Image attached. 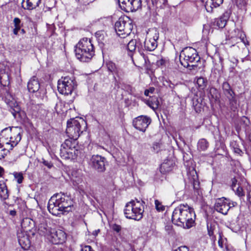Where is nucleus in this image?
<instances>
[{"label":"nucleus","mask_w":251,"mask_h":251,"mask_svg":"<svg viewBox=\"0 0 251 251\" xmlns=\"http://www.w3.org/2000/svg\"><path fill=\"white\" fill-rule=\"evenodd\" d=\"M196 215L194 209L187 204H180L174 210L172 222L184 228L189 229L195 224Z\"/></svg>","instance_id":"obj_1"},{"label":"nucleus","mask_w":251,"mask_h":251,"mask_svg":"<svg viewBox=\"0 0 251 251\" xmlns=\"http://www.w3.org/2000/svg\"><path fill=\"white\" fill-rule=\"evenodd\" d=\"M179 57L181 64L190 71H198L203 67V61L193 48H184L180 52Z\"/></svg>","instance_id":"obj_2"},{"label":"nucleus","mask_w":251,"mask_h":251,"mask_svg":"<svg viewBox=\"0 0 251 251\" xmlns=\"http://www.w3.org/2000/svg\"><path fill=\"white\" fill-rule=\"evenodd\" d=\"M76 58L81 62H89L95 55V49L92 40L87 38L81 39L75 46Z\"/></svg>","instance_id":"obj_3"},{"label":"nucleus","mask_w":251,"mask_h":251,"mask_svg":"<svg viewBox=\"0 0 251 251\" xmlns=\"http://www.w3.org/2000/svg\"><path fill=\"white\" fill-rule=\"evenodd\" d=\"M77 139L70 138L62 144L60 155L62 159H75L80 153Z\"/></svg>","instance_id":"obj_4"},{"label":"nucleus","mask_w":251,"mask_h":251,"mask_svg":"<svg viewBox=\"0 0 251 251\" xmlns=\"http://www.w3.org/2000/svg\"><path fill=\"white\" fill-rule=\"evenodd\" d=\"M144 208L142 202L136 200L127 203L124 209L126 218L139 221L143 218Z\"/></svg>","instance_id":"obj_5"},{"label":"nucleus","mask_w":251,"mask_h":251,"mask_svg":"<svg viewBox=\"0 0 251 251\" xmlns=\"http://www.w3.org/2000/svg\"><path fill=\"white\" fill-rule=\"evenodd\" d=\"M76 87V81L75 77L72 75L62 77L58 81V90L60 94L65 95L71 94Z\"/></svg>","instance_id":"obj_6"},{"label":"nucleus","mask_w":251,"mask_h":251,"mask_svg":"<svg viewBox=\"0 0 251 251\" xmlns=\"http://www.w3.org/2000/svg\"><path fill=\"white\" fill-rule=\"evenodd\" d=\"M1 134L6 136V133H10L9 137L4 138L8 143V148L10 150L17 146L21 140V129L18 127H8L1 130Z\"/></svg>","instance_id":"obj_7"},{"label":"nucleus","mask_w":251,"mask_h":251,"mask_svg":"<svg viewBox=\"0 0 251 251\" xmlns=\"http://www.w3.org/2000/svg\"><path fill=\"white\" fill-rule=\"evenodd\" d=\"M89 166L98 173H103L106 170V158L101 155L94 154L90 156L88 161Z\"/></svg>","instance_id":"obj_8"},{"label":"nucleus","mask_w":251,"mask_h":251,"mask_svg":"<svg viewBox=\"0 0 251 251\" xmlns=\"http://www.w3.org/2000/svg\"><path fill=\"white\" fill-rule=\"evenodd\" d=\"M133 28V25L128 17L119 19L115 24V29L119 35H128Z\"/></svg>","instance_id":"obj_9"},{"label":"nucleus","mask_w":251,"mask_h":251,"mask_svg":"<svg viewBox=\"0 0 251 251\" xmlns=\"http://www.w3.org/2000/svg\"><path fill=\"white\" fill-rule=\"evenodd\" d=\"M81 124L75 119H70L67 121L66 132L71 138L77 139L82 132L81 131Z\"/></svg>","instance_id":"obj_10"},{"label":"nucleus","mask_w":251,"mask_h":251,"mask_svg":"<svg viewBox=\"0 0 251 251\" xmlns=\"http://www.w3.org/2000/svg\"><path fill=\"white\" fill-rule=\"evenodd\" d=\"M3 99L5 103L10 107V111L15 118H16L18 116H21L22 114H24V112L21 111L16 100L9 91L5 92Z\"/></svg>","instance_id":"obj_11"},{"label":"nucleus","mask_w":251,"mask_h":251,"mask_svg":"<svg viewBox=\"0 0 251 251\" xmlns=\"http://www.w3.org/2000/svg\"><path fill=\"white\" fill-rule=\"evenodd\" d=\"M120 8L126 12L136 11L141 8V0H118Z\"/></svg>","instance_id":"obj_12"},{"label":"nucleus","mask_w":251,"mask_h":251,"mask_svg":"<svg viewBox=\"0 0 251 251\" xmlns=\"http://www.w3.org/2000/svg\"><path fill=\"white\" fill-rule=\"evenodd\" d=\"M236 204V202H230L228 200L222 198L216 201L214 205V208L217 212L223 215H226L229 209L235 206Z\"/></svg>","instance_id":"obj_13"},{"label":"nucleus","mask_w":251,"mask_h":251,"mask_svg":"<svg viewBox=\"0 0 251 251\" xmlns=\"http://www.w3.org/2000/svg\"><path fill=\"white\" fill-rule=\"evenodd\" d=\"M151 122V119L147 116H139L133 121V125L137 129L145 132Z\"/></svg>","instance_id":"obj_14"},{"label":"nucleus","mask_w":251,"mask_h":251,"mask_svg":"<svg viewBox=\"0 0 251 251\" xmlns=\"http://www.w3.org/2000/svg\"><path fill=\"white\" fill-rule=\"evenodd\" d=\"M73 205V202L70 197H67L66 201L62 205L58 208L54 206H50L51 213L55 216H58L63 212H69L71 210V206Z\"/></svg>","instance_id":"obj_15"},{"label":"nucleus","mask_w":251,"mask_h":251,"mask_svg":"<svg viewBox=\"0 0 251 251\" xmlns=\"http://www.w3.org/2000/svg\"><path fill=\"white\" fill-rule=\"evenodd\" d=\"M67 197H69V196L62 193L56 194L51 197L49 200L48 205L49 212L51 213V210L50 209V206H54V205L55 207L58 208L65 202Z\"/></svg>","instance_id":"obj_16"},{"label":"nucleus","mask_w":251,"mask_h":251,"mask_svg":"<svg viewBox=\"0 0 251 251\" xmlns=\"http://www.w3.org/2000/svg\"><path fill=\"white\" fill-rule=\"evenodd\" d=\"M230 10L225 11L219 18L215 19L211 23V26L215 28H223L226 24L231 15Z\"/></svg>","instance_id":"obj_17"},{"label":"nucleus","mask_w":251,"mask_h":251,"mask_svg":"<svg viewBox=\"0 0 251 251\" xmlns=\"http://www.w3.org/2000/svg\"><path fill=\"white\" fill-rule=\"evenodd\" d=\"M159 38V34L155 30L152 37H147L144 42V48L146 50L149 51L154 50L157 46V40Z\"/></svg>","instance_id":"obj_18"},{"label":"nucleus","mask_w":251,"mask_h":251,"mask_svg":"<svg viewBox=\"0 0 251 251\" xmlns=\"http://www.w3.org/2000/svg\"><path fill=\"white\" fill-rule=\"evenodd\" d=\"M41 0H23L22 7L25 10H31L38 7Z\"/></svg>","instance_id":"obj_19"},{"label":"nucleus","mask_w":251,"mask_h":251,"mask_svg":"<svg viewBox=\"0 0 251 251\" xmlns=\"http://www.w3.org/2000/svg\"><path fill=\"white\" fill-rule=\"evenodd\" d=\"M7 142L4 137L0 138V159L4 158L10 151Z\"/></svg>","instance_id":"obj_20"},{"label":"nucleus","mask_w":251,"mask_h":251,"mask_svg":"<svg viewBox=\"0 0 251 251\" xmlns=\"http://www.w3.org/2000/svg\"><path fill=\"white\" fill-rule=\"evenodd\" d=\"M40 87V83L36 76H33L27 83V88L29 92L35 93L37 92Z\"/></svg>","instance_id":"obj_21"},{"label":"nucleus","mask_w":251,"mask_h":251,"mask_svg":"<svg viewBox=\"0 0 251 251\" xmlns=\"http://www.w3.org/2000/svg\"><path fill=\"white\" fill-rule=\"evenodd\" d=\"M173 160H166L161 164L160 167V171L162 174H165L172 171L174 167Z\"/></svg>","instance_id":"obj_22"},{"label":"nucleus","mask_w":251,"mask_h":251,"mask_svg":"<svg viewBox=\"0 0 251 251\" xmlns=\"http://www.w3.org/2000/svg\"><path fill=\"white\" fill-rule=\"evenodd\" d=\"M18 241L23 249H28L31 245L30 236H18Z\"/></svg>","instance_id":"obj_23"},{"label":"nucleus","mask_w":251,"mask_h":251,"mask_svg":"<svg viewBox=\"0 0 251 251\" xmlns=\"http://www.w3.org/2000/svg\"><path fill=\"white\" fill-rule=\"evenodd\" d=\"M222 88L223 92L226 98L231 97L232 96H235V94L229 84L226 82H224L222 85Z\"/></svg>","instance_id":"obj_24"},{"label":"nucleus","mask_w":251,"mask_h":251,"mask_svg":"<svg viewBox=\"0 0 251 251\" xmlns=\"http://www.w3.org/2000/svg\"><path fill=\"white\" fill-rule=\"evenodd\" d=\"M67 236H47V240L53 244L58 245L64 243Z\"/></svg>","instance_id":"obj_25"},{"label":"nucleus","mask_w":251,"mask_h":251,"mask_svg":"<svg viewBox=\"0 0 251 251\" xmlns=\"http://www.w3.org/2000/svg\"><path fill=\"white\" fill-rule=\"evenodd\" d=\"M8 192L7 186L3 181H0V197L3 200L8 198Z\"/></svg>","instance_id":"obj_26"},{"label":"nucleus","mask_w":251,"mask_h":251,"mask_svg":"<svg viewBox=\"0 0 251 251\" xmlns=\"http://www.w3.org/2000/svg\"><path fill=\"white\" fill-rule=\"evenodd\" d=\"M118 87L127 92L130 95H133L135 91V89L131 85L124 82H119Z\"/></svg>","instance_id":"obj_27"},{"label":"nucleus","mask_w":251,"mask_h":251,"mask_svg":"<svg viewBox=\"0 0 251 251\" xmlns=\"http://www.w3.org/2000/svg\"><path fill=\"white\" fill-rule=\"evenodd\" d=\"M229 101V107L233 111H236L238 109L239 104L237 103L235 96H232L227 98Z\"/></svg>","instance_id":"obj_28"},{"label":"nucleus","mask_w":251,"mask_h":251,"mask_svg":"<svg viewBox=\"0 0 251 251\" xmlns=\"http://www.w3.org/2000/svg\"><path fill=\"white\" fill-rule=\"evenodd\" d=\"M231 148L232 149L234 152L240 156H242L244 152L240 149L239 143L236 141H232L230 144Z\"/></svg>","instance_id":"obj_29"},{"label":"nucleus","mask_w":251,"mask_h":251,"mask_svg":"<svg viewBox=\"0 0 251 251\" xmlns=\"http://www.w3.org/2000/svg\"><path fill=\"white\" fill-rule=\"evenodd\" d=\"M198 149L200 151H204L209 147L208 142L204 138L200 139L198 142Z\"/></svg>","instance_id":"obj_30"},{"label":"nucleus","mask_w":251,"mask_h":251,"mask_svg":"<svg viewBox=\"0 0 251 251\" xmlns=\"http://www.w3.org/2000/svg\"><path fill=\"white\" fill-rule=\"evenodd\" d=\"M207 228L208 235H214L215 234L218 233V228L216 225L208 223Z\"/></svg>","instance_id":"obj_31"},{"label":"nucleus","mask_w":251,"mask_h":251,"mask_svg":"<svg viewBox=\"0 0 251 251\" xmlns=\"http://www.w3.org/2000/svg\"><path fill=\"white\" fill-rule=\"evenodd\" d=\"M153 5L157 8H164L167 4V0H151Z\"/></svg>","instance_id":"obj_32"},{"label":"nucleus","mask_w":251,"mask_h":251,"mask_svg":"<svg viewBox=\"0 0 251 251\" xmlns=\"http://www.w3.org/2000/svg\"><path fill=\"white\" fill-rule=\"evenodd\" d=\"M192 183L193 184V189L194 190L195 192L197 193V195H200V194L201 193V192L200 186V183L197 179V177H196V178H193V180Z\"/></svg>","instance_id":"obj_33"},{"label":"nucleus","mask_w":251,"mask_h":251,"mask_svg":"<svg viewBox=\"0 0 251 251\" xmlns=\"http://www.w3.org/2000/svg\"><path fill=\"white\" fill-rule=\"evenodd\" d=\"M197 83L200 89H204L207 86V80L203 77H200L198 78Z\"/></svg>","instance_id":"obj_34"},{"label":"nucleus","mask_w":251,"mask_h":251,"mask_svg":"<svg viewBox=\"0 0 251 251\" xmlns=\"http://www.w3.org/2000/svg\"><path fill=\"white\" fill-rule=\"evenodd\" d=\"M218 245L221 248H223L225 247L226 249L228 250V246L227 245V241L225 236H219L218 240Z\"/></svg>","instance_id":"obj_35"},{"label":"nucleus","mask_w":251,"mask_h":251,"mask_svg":"<svg viewBox=\"0 0 251 251\" xmlns=\"http://www.w3.org/2000/svg\"><path fill=\"white\" fill-rule=\"evenodd\" d=\"M148 105L152 109L155 110L158 108L159 105V102L157 98H154L151 100L149 101Z\"/></svg>","instance_id":"obj_36"},{"label":"nucleus","mask_w":251,"mask_h":251,"mask_svg":"<svg viewBox=\"0 0 251 251\" xmlns=\"http://www.w3.org/2000/svg\"><path fill=\"white\" fill-rule=\"evenodd\" d=\"M136 46V41L135 40H131L128 42L127 45V49L130 53H132L135 50Z\"/></svg>","instance_id":"obj_37"},{"label":"nucleus","mask_w":251,"mask_h":251,"mask_svg":"<svg viewBox=\"0 0 251 251\" xmlns=\"http://www.w3.org/2000/svg\"><path fill=\"white\" fill-rule=\"evenodd\" d=\"M13 175L18 183L21 184L23 182L24 176L22 172H14Z\"/></svg>","instance_id":"obj_38"},{"label":"nucleus","mask_w":251,"mask_h":251,"mask_svg":"<svg viewBox=\"0 0 251 251\" xmlns=\"http://www.w3.org/2000/svg\"><path fill=\"white\" fill-rule=\"evenodd\" d=\"M33 223V221L28 218H25L21 223V226L23 228H26L28 226H30Z\"/></svg>","instance_id":"obj_39"},{"label":"nucleus","mask_w":251,"mask_h":251,"mask_svg":"<svg viewBox=\"0 0 251 251\" xmlns=\"http://www.w3.org/2000/svg\"><path fill=\"white\" fill-rule=\"evenodd\" d=\"M155 208L158 211H163L165 210V206L157 200L155 201Z\"/></svg>","instance_id":"obj_40"},{"label":"nucleus","mask_w":251,"mask_h":251,"mask_svg":"<svg viewBox=\"0 0 251 251\" xmlns=\"http://www.w3.org/2000/svg\"><path fill=\"white\" fill-rule=\"evenodd\" d=\"M111 228L112 230L115 231L116 233L121 234V230H122V227L121 226L117 225V224H113L111 226Z\"/></svg>","instance_id":"obj_41"},{"label":"nucleus","mask_w":251,"mask_h":251,"mask_svg":"<svg viewBox=\"0 0 251 251\" xmlns=\"http://www.w3.org/2000/svg\"><path fill=\"white\" fill-rule=\"evenodd\" d=\"M72 179L74 185H78L82 182V178L81 176H73Z\"/></svg>","instance_id":"obj_42"},{"label":"nucleus","mask_w":251,"mask_h":251,"mask_svg":"<svg viewBox=\"0 0 251 251\" xmlns=\"http://www.w3.org/2000/svg\"><path fill=\"white\" fill-rule=\"evenodd\" d=\"M139 66L141 67H143V66L146 63V59H145V55L144 54H140V56L138 59Z\"/></svg>","instance_id":"obj_43"},{"label":"nucleus","mask_w":251,"mask_h":251,"mask_svg":"<svg viewBox=\"0 0 251 251\" xmlns=\"http://www.w3.org/2000/svg\"><path fill=\"white\" fill-rule=\"evenodd\" d=\"M234 191L239 197L243 196L245 195L242 187H240L238 184L237 187L235 188V190Z\"/></svg>","instance_id":"obj_44"},{"label":"nucleus","mask_w":251,"mask_h":251,"mask_svg":"<svg viewBox=\"0 0 251 251\" xmlns=\"http://www.w3.org/2000/svg\"><path fill=\"white\" fill-rule=\"evenodd\" d=\"M245 35L244 33H240V38H238V40H240L239 41L237 42L238 44L242 43L245 46H246L247 42V41L246 39H245Z\"/></svg>","instance_id":"obj_45"},{"label":"nucleus","mask_w":251,"mask_h":251,"mask_svg":"<svg viewBox=\"0 0 251 251\" xmlns=\"http://www.w3.org/2000/svg\"><path fill=\"white\" fill-rule=\"evenodd\" d=\"M42 163L48 168L50 169L53 166L52 163L51 162V161L46 160L44 158H42Z\"/></svg>","instance_id":"obj_46"},{"label":"nucleus","mask_w":251,"mask_h":251,"mask_svg":"<svg viewBox=\"0 0 251 251\" xmlns=\"http://www.w3.org/2000/svg\"><path fill=\"white\" fill-rule=\"evenodd\" d=\"M212 1V4L214 7H217L220 6L223 2V0H211Z\"/></svg>","instance_id":"obj_47"},{"label":"nucleus","mask_w":251,"mask_h":251,"mask_svg":"<svg viewBox=\"0 0 251 251\" xmlns=\"http://www.w3.org/2000/svg\"><path fill=\"white\" fill-rule=\"evenodd\" d=\"M237 183V180L235 177H233V178L231 179V187L233 191H235L236 187H237L238 184Z\"/></svg>","instance_id":"obj_48"},{"label":"nucleus","mask_w":251,"mask_h":251,"mask_svg":"<svg viewBox=\"0 0 251 251\" xmlns=\"http://www.w3.org/2000/svg\"><path fill=\"white\" fill-rule=\"evenodd\" d=\"M165 63H166V60L163 58H161L160 59L158 60L156 63V65L158 67H161L162 66H164V65H165Z\"/></svg>","instance_id":"obj_49"},{"label":"nucleus","mask_w":251,"mask_h":251,"mask_svg":"<svg viewBox=\"0 0 251 251\" xmlns=\"http://www.w3.org/2000/svg\"><path fill=\"white\" fill-rule=\"evenodd\" d=\"M107 67L109 71L114 72L115 69V65L113 63H109L107 64Z\"/></svg>","instance_id":"obj_50"},{"label":"nucleus","mask_w":251,"mask_h":251,"mask_svg":"<svg viewBox=\"0 0 251 251\" xmlns=\"http://www.w3.org/2000/svg\"><path fill=\"white\" fill-rule=\"evenodd\" d=\"M14 26H21V21L18 18H15L13 20Z\"/></svg>","instance_id":"obj_51"},{"label":"nucleus","mask_w":251,"mask_h":251,"mask_svg":"<svg viewBox=\"0 0 251 251\" xmlns=\"http://www.w3.org/2000/svg\"><path fill=\"white\" fill-rule=\"evenodd\" d=\"M165 229H166V230L168 231V234L173 235L174 234V231L172 229V226H166Z\"/></svg>","instance_id":"obj_52"},{"label":"nucleus","mask_w":251,"mask_h":251,"mask_svg":"<svg viewBox=\"0 0 251 251\" xmlns=\"http://www.w3.org/2000/svg\"><path fill=\"white\" fill-rule=\"evenodd\" d=\"M14 28L13 29V32L15 35H18L19 33V31L20 30L21 28V26H14Z\"/></svg>","instance_id":"obj_53"},{"label":"nucleus","mask_w":251,"mask_h":251,"mask_svg":"<svg viewBox=\"0 0 251 251\" xmlns=\"http://www.w3.org/2000/svg\"><path fill=\"white\" fill-rule=\"evenodd\" d=\"M145 59H146V63L143 66V67L148 69L150 67V61L147 56L145 55Z\"/></svg>","instance_id":"obj_54"},{"label":"nucleus","mask_w":251,"mask_h":251,"mask_svg":"<svg viewBox=\"0 0 251 251\" xmlns=\"http://www.w3.org/2000/svg\"><path fill=\"white\" fill-rule=\"evenodd\" d=\"M81 251H94L90 246H85L83 249H81Z\"/></svg>","instance_id":"obj_55"},{"label":"nucleus","mask_w":251,"mask_h":251,"mask_svg":"<svg viewBox=\"0 0 251 251\" xmlns=\"http://www.w3.org/2000/svg\"><path fill=\"white\" fill-rule=\"evenodd\" d=\"M9 214L12 216H15L16 214V211L15 210H10L9 212Z\"/></svg>","instance_id":"obj_56"},{"label":"nucleus","mask_w":251,"mask_h":251,"mask_svg":"<svg viewBox=\"0 0 251 251\" xmlns=\"http://www.w3.org/2000/svg\"><path fill=\"white\" fill-rule=\"evenodd\" d=\"M4 169L0 166V177H1L4 174Z\"/></svg>","instance_id":"obj_57"},{"label":"nucleus","mask_w":251,"mask_h":251,"mask_svg":"<svg viewBox=\"0 0 251 251\" xmlns=\"http://www.w3.org/2000/svg\"><path fill=\"white\" fill-rule=\"evenodd\" d=\"M148 90L150 93L152 94L154 92L155 89L153 87H150L149 89H148Z\"/></svg>","instance_id":"obj_58"},{"label":"nucleus","mask_w":251,"mask_h":251,"mask_svg":"<svg viewBox=\"0 0 251 251\" xmlns=\"http://www.w3.org/2000/svg\"><path fill=\"white\" fill-rule=\"evenodd\" d=\"M149 91L148 90V89H146L145 90V92H144V95L146 96H149Z\"/></svg>","instance_id":"obj_59"},{"label":"nucleus","mask_w":251,"mask_h":251,"mask_svg":"<svg viewBox=\"0 0 251 251\" xmlns=\"http://www.w3.org/2000/svg\"><path fill=\"white\" fill-rule=\"evenodd\" d=\"M19 32H20V33L22 34H24L25 33V30L24 29H20V30L19 31Z\"/></svg>","instance_id":"obj_60"},{"label":"nucleus","mask_w":251,"mask_h":251,"mask_svg":"<svg viewBox=\"0 0 251 251\" xmlns=\"http://www.w3.org/2000/svg\"><path fill=\"white\" fill-rule=\"evenodd\" d=\"M158 148V145L156 144H153V148L154 150L157 149Z\"/></svg>","instance_id":"obj_61"},{"label":"nucleus","mask_w":251,"mask_h":251,"mask_svg":"<svg viewBox=\"0 0 251 251\" xmlns=\"http://www.w3.org/2000/svg\"><path fill=\"white\" fill-rule=\"evenodd\" d=\"M100 229H98V230H95V233H93V234L97 235V234L100 232Z\"/></svg>","instance_id":"obj_62"},{"label":"nucleus","mask_w":251,"mask_h":251,"mask_svg":"<svg viewBox=\"0 0 251 251\" xmlns=\"http://www.w3.org/2000/svg\"><path fill=\"white\" fill-rule=\"evenodd\" d=\"M128 99H125V103L127 104H128Z\"/></svg>","instance_id":"obj_63"},{"label":"nucleus","mask_w":251,"mask_h":251,"mask_svg":"<svg viewBox=\"0 0 251 251\" xmlns=\"http://www.w3.org/2000/svg\"><path fill=\"white\" fill-rule=\"evenodd\" d=\"M249 139L251 141V132L250 133V134L249 135Z\"/></svg>","instance_id":"obj_64"}]
</instances>
